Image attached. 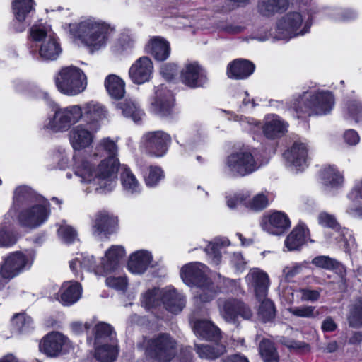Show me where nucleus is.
Wrapping results in <instances>:
<instances>
[{
  "mask_svg": "<svg viewBox=\"0 0 362 362\" xmlns=\"http://www.w3.org/2000/svg\"><path fill=\"white\" fill-rule=\"evenodd\" d=\"M110 29L107 24L87 19L69 25L70 33L86 45L99 49L105 45Z\"/></svg>",
  "mask_w": 362,
  "mask_h": 362,
  "instance_id": "obj_1",
  "label": "nucleus"
},
{
  "mask_svg": "<svg viewBox=\"0 0 362 362\" xmlns=\"http://www.w3.org/2000/svg\"><path fill=\"white\" fill-rule=\"evenodd\" d=\"M54 83L61 93L68 96H75L86 88L87 77L80 68L67 66L61 68L57 73Z\"/></svg>",
  "mask_w": 362,
  "mask_h": 362,
  "instance_id": "obj_2",
  "label": "nucleus"
},
{
  "mask_svg": "<svg viewBox=\"0 0 362 362\" xmlns=\"http://www.w3.org/2000/svg\"><path fill=\"white\" fill-rule=\"evenodd\" d=\"M334 104L333 95L329 92H319L308 96L304 94L293 103L296 112L322 115L329 112Z\"/></svg>",
  "mask_w": 362,
  "mask_h": 362,
  "instance_id": "obj_3",
  "label": "nucleus"
},
{
  "mask_svg": "<svg viewBox=\"0 0 362 362\" xmlns=\"http://www.w3.org/2000/svg\"><path fill=\"white\" fill-rule=\"evenodd\" d=\"M146 352L158 362H169L177 354V343L169 334H160L149 341Z\"/></svg>",
  "mask_w": 362,
  "mask_h": 362,
  "instance_id": "obj_4",
  "label": "nucleus"
},
{
  "mask_svg": "<svg viewBox=\"0 0 362 362\" xmlns=\"http://www.w3.org/2000/svg\"><path fill=\"white\" fill-rule=\"evenodd\" d=\"M30 36L34 41H42L39 50L42 59L54 60L61 53L60 45L52 31L34 25L30 29Z\"/></svg>",
  "mask_w": 362,
  "mask_h": 362,
  "instance_id": "obj_5",
  "label": "nucleus"
},
{
  "mask_svg": "<svg viewBox=\"0 0 362 362\" xmlns=\"http://www.w3.org/2000/svg\"><path fill=\"white\" fill-rule=\"evenodd\" d=\"M218 305L223 318L231 323H235L238 316L249 320L252 316L251 309L243 301L236 298H219Z\"/></svg>",
  "mask_w": 362,
  "mask_h": 362,
  "instance_id": "obj_6",
  "label": "nucleus"
},
{
  "mask_svg": "<svg viewBox=\"0 0 362 362\" xmlns=\"http://www.w3.org/2000/svg\"><path fill=\"white\" fill-rule=\"evenodd\" d=\"M226 166L233 176L243 177L257 169V163L250 152L230 154L226 160Z\"/></svg>",
  "mask_w": 362,
  "mask_h": 362,
  "instance_id": "obj_7",
  "label": "nucleus"
},
{
  "mask_svg": "<svg viewBox=\"0 0 362 362\" xmlns=\"http://www.w3.org/2000/svg\"><path fill=\"white\" fill-rule=\"evenodd\" d=\"M69 341L59 332L45 335L40 343V349L49 357H57L67 352Z\"/></svg>",
  "mask_w": 362,
  "mask_h": 362,
  "instance_id": "obj_8",
  "label": "nucleus"
},
{
  "mask_svg": "<svg viewBox=\"0 0 362 362\" xmlns=\"http://www.w3.org/2000/svg\"><path fill=\"white\" fill-rule=\"evenodd\" d=\"M303 18L298 12L288 13L276 23L275 37L279 40L288 39L299 34L298 30L301 26ZM301 33V32H300Z\"/></svg>",
  "mask_w": 362,
  "mask_h": 362,
  "instance_id": "obj_9",
  "label": "nucleus"
},
{
  "mask_svg": "<svg viewBox=\"0 0 362 362\" xmlns=\"http://www.w3.org/2000/svg\"><path fill=\"white\" fill-rule=\"evenodd\" d=\"M49 211L41 204L21 211L18 216V221L22 227L35 228L40 226L47 218Z\"/></svg>",
  "mask_w": 362,
  "mask_h": 362,
  "instance_id": "obj_10",
  "label": "nucleus"
},
{
  "mask_svg": "<svg viewBox=\"0 0 362 362\" xmlns=\"http://www.w3.org/2000/svg\"><path fill=\"white\" fill-rule=\"evenodd\" d=\"M144 139L147 151L156 157H161L166 153L171 140L170 136L163 131L148 132L145 134Z\"/></svg>",
  "mask_w": 362,
  "mask_h": 362,
  "instance_id": "obj_11",
  "label": "nucleus"
},
{
  "mask_svg": "<svg viewBox=\"0 0 362 362\" xmlns=\"http://www.w3.org/2000/svg\"><path fill=\"white\" fill-rule=\"evenodd\" d=\"M291 226L288 217L284 213L275 211L264 216L261 222L264 230L276 235L283 234Z\"/></svg>",
  "mask_w": 362,
  "mask_h": 362,
  "instance_id": "obj_12",
  "label": "nucleus"
},
{
  "mask_svg": "<svg viewBox=\"0 0 362 362\" xmlns=\"http://www.w3.org/2000/svg\"><path fill=\"white\" fill-rule=\"evenodd\" d=\"M27 263L26 257L21 252L10 254L1 266L0 274L2 278L11 279L17 276Z\"/></svg>",
  "mask_w": 362,
  "mask_h": 362,
  "instance_id": "obj_13",
  "label": "nucleus"
},
{
  "mask_svg": "<svg viewBox=\"0 0 362 362\" xmlns=\"http://www.w3.org/2000/svg\"><path fill=\"white\" fill-rule=\"evenodd\" d=\"M153 69V63L148 57H140L130 67L129 77L135 83H144L149 80Z\"/></svg>",
  "mask_w": 362,
  "mask_h": 362,
  "instance_id": "obj_14",
  "label": "nucleus"
},
{
  "mask_svg": "<svg viewBox=\"0 0 362 362\" xmlns=\"http://www.w3.org/2000/svg\"><path fill=\"white\" fill-rule=\"evenodd\" d=\"M249 284L253 288L259 300L264 298L268 292L269 279L268 275L258 269H254L246 276Z\"/></svg>",
  "mask_w": 362,
  "mask_h": 362,
  "instance_id": "obj_15",
  "label": "nucleus"
},
{
  "mask_svg": "<svg viewBox=\"0 0 362 362\" xmlns=\"http://www.w3.org/2000/svg\"><path fill=\"white\" fill-rule=\"evenodd\" d=\"M206 267L200 263H191L184 266L181 269V276L187 284L197 286L203 285L210 279L206 277L204 269Z\"/></svg>",
  "mask_w": 362,
  "mask_h": 362,
  "instance_id": "obj_16",
  "label": "nucleus"
},
{
  "mask_svg": "<svg viewBox=\"0 0 362 362\" xmlns=\"http://www.w3.org/2000/svg\"><path fill=\"white\" fill-rule=\"evenodd\" d=\"M117 225L115 218L110 216L106 212H99L95 215L93 222V231L95 235L104 234L106 237L115 232Z\"/></svg>",
  "mask_w": 362,
  "mask_h": 362,
  "instance_id": "obj_17",
  "label": "nucleus"
},
{
  "mask_svg": "<svg viewBox=\"0 0 362 362\" xmlns=\"http://www.w3.org/2000/svg\"><path fill=\"white\" fill-rule=\"evenodd\" d=\"M161 301L168 311L175 314L182 311L185 305V299L175 289H162Z\"/></svg>",
  "mask_w": 362,
  "mask_h": 362,
  "instance_id": "obj_18",
  "label": "nucleus"
},
{
  "mask_svg": "<svg viewBox=\"0 0 362 362\" xmlns=\"http://www.w3.org/2000/svg\"><path fill=\"white\" fill-rule=\"evenodd\" d=\"M119 165L118 159L110 160L104 158L98 165V170L95 173V177L101 180L112 182L117 178Z\"/></svg>",
  "mask_w": 362,
  "mask_h": 362,
  "instance_id": "obj_19",
  "label": "nucleus"
},
{
  "mask_svg": "<svg viewBox=\"0 0 362 362\" xmlns=\"http://www.w3.org/2000/svg\"><path fill=\"white\" fill-rule=\"evenodd\" d=\"M193 329L197 335L208 340L217 341L221 338V330L210 321L197 320Z\"/></svg>",
  "mask_w": 362,
  "mask_h": 362,
  "instance_id": "obj_20",
  "label": "nucleus"
},
{
  "mask_svg": "<svg viewBox=\"0 0 362 362\" xmlns=\"http://www.w3.org/2000/svg\"><path fill=\"white\" fill-rule=\"evenodd\" d=\"M151 261V255L148 251H137L131 255L128 267L132 273L142 274L146 270Z\"/></svg>",
  "mask_w": 362,
  "mask_h": 362,
  "instance_id": "obj_21",
  "label": "nucleus"
},
{
  "mask_svg": "<svg viewBox=\"0 0 362 362\" xmlns=\"http://www.w3.org/2000/svg\"><path fill=\"white\" fill-rule=\"evenodd\" d=\"M173 106V98L171 92L168 90L156 91V99L153 103V110L156 113L161 115H168Z\"/></svg>",
  "mask_w": 362,
  "mask_h": 362,
  "instance_id": "obj_22",
  "label": "nucleus"
},
{
  "mask_svg": "<svg viewBox=\"0 0 362 362\" xmlns=\"http://www.w3.org/2000/svg\"><path fill=\"white\" fill-rule=\"evenodd\" d=\"M92 140L90 132L81 125L76 126L70 132V141L75 150L88 147Z\"/></svg>",
  "mask_w": 362,
  "mask_h": 362,
  "instance_id": "obj_23",
  "label": "nucleus"
},
{
  "mask_svg": "<svg viewBox=\"0 0 362 362\" xmlns=\"http://www.w3.org/2000/svg\"><path fill=\"white\" fill-rule=\"evenodd\" d=\"M254 64L248 60L237 59L228 66V74L230 78H244L254 71Z\"/></svg>",
  "mask_w": 362,
  "mask_h": 362,
  "instance_id": "obj_24",
  "label": "nucleus"
},
{
  "mask_svg": "<svg viewBox=\"0 0 362 362\" xmlns=\"http://www.w3.org/2000/svg\"><path fill=\"white\" fill-rule=\"evenodd\" d=\"M117 354L116 342L95 344V358L99 362H113Z\"/></svg>",
  "mask_w": 362,
  "mask_h": 362,
  "instance_id": "obj_25",
  "label": "nucleus"
},
{
  "mask_svg": "<svg viewBox=\"0 0 362 362\" xmlns=\"http://www.w3.org/2000/svg\"><path fill=\"white\" fill-rule=\"evenodd\" d=\"M146 49L148 52L159 61L165 60L170 54V46L168 42L161 38L155 37L152 39L146 45Z\"/></svg>",
  "mask_w": 362,
  "mask_h": 362,
  "instance_id": "obj_26",
  "label": "nucleus"
},
{
  "mask_svg": "<svg viewBox=\"0 0 362 362\" xmlns=\"http://www.w3.org/2000/svg\"><path fill=\"white\" fill-rule=\"evenodd\" d=\"M61 301L69 305L76 303L81 297V287L77 282L64 283L61 288Z\"/></svg>",
  "mask_w": 362,
  "mask_h": 362,
  "instance_id": "obj_27",
  "label": "nucleus"
},
{
  "mask_svg": "<svg viewBox=\"0 0 362 362\" xmlns=\"http://www.w3.org/2000/svg\"><path fill=\"white\" fill-rule=\"evenodd\" d=\"M306 237V230L301 226H296L287 236L285 245L290 251L298 250L305 243Z\"/></svg>",
  "mask_w": 362,
  "mask_h": 362,
  "instance_id": "obj_28",
  "label": "nucleus"
},
{
  "mask_svg": "<svg viewBox=\"0 0 362 362\" xmlns=\"http://www.w3.org/2000/svg\"><path fill=\"white\" fill-rule=\"evenodd\" d=\"M95 344L116 342L115 332L112 327L107 323L99 322L94 327Z\"/></svg>",
  "mask_w": 362,
  "mask_h": 362,
  "instance_id": "obj_29",
  "label": "nucleus"
},
{
  "mask_svg": "<svg viewBox=\"0 0 362 362\" xmlns=\"http://www.w3.org/2000/svg\"><path fill=\"white\" fill-rule=\"evenodd\" d=\"M64 113L63 108H57L53 117L49 118L48 122L45 124V128L54 132H66L69 129L71 126Z\"/></svg>",
  "mask_w": 362,
  "mask_h": 362,
  "instance_id": "obj_30",
  "label": "nucleus"
},
{
  "mask_svg": "<svg viewBox=\"0 0 362 362\" xmlns=\"http://www.w3.org/2000/svg\"><path fill=\"white\" fill-rule=\"evenodd\" d=\"M288 6V0H262L259 2L258 9L263 16H269L286 11Z\"/></svg>",
  "mask_w": 362,
  "mask_h": 362,
  "instance_id": "obj_31",
  "label": "nucleus"
},
{
  "mask_svg": "<svg viewBox=\"0 0 362 362\" xmlns=\"http://www.w3.org/2000/svg\"><path fill=\"white\" fill-rule=\"evenodd\" d=\"M308 151L303 143L295 142L290 151L284 153L285 157L293 165L301 166L306 162Z\"/></svg>",
  "mask_w": 362,
  "mask_h": 362,
  "instance_id": "obj_32",
  "label": "nucleus"
},
{
  "mask_svg": "<svg viewBox=\"0 0 362 362\" xmlns=\"http://www.w3.org/2000/svg\"><path fill=\"white\" fill-rule=\"evenodd\" d=\"M105 86L110 95L115 99L122 98L124 93V82L115 74H110L105 78Z\"/></svg>",
  "mask_w": 362,
  "mask_h": 362,
  "instance_id": "obj_33",
  "label": "nucleus"
},
{
  "mask_svg": "<svg viewBox=\"0 0 362 362\" xmlns=\"http://www.w3.org/2000/svg\"><path fill=\"white\" fill-rule=\"evenodd\" d=\"M82 110L83 116L89 122H98L105 118L106 115L104 107L93 101L86 103Z\"/></svg>",
  "mask_w": 362,
  "mask_h": 362,
  "instance_id": "obj_34",
  "label": "nucleus"
},
{
  "mask_svg": "<svg viewBox=\"0 0 362 362\" xmlns=\"http://www.w3.org/2000/svg\"><path fill=\"white\" fill-rule=\"evenodd\" d=\"M201 68L197 64H189L181 71L182 81L189 87L200 86Z\"/></svg>",
  "mask_w": 362,
  "mask_h": 362,
  "instance_id": "obj_35",
  "label": "nucleus"
},
{
  "mask_svg": "<svg viewBox=\"0 0 362 362\" xmlns=\"http://www.w3.org/2000/svg\"><path fill=\"white\" fill-rule=\"evenodd\" d=\"M195 350L200 358L209 360L216 359L226 351L223 345L218 344L215 345L195 344Z\"/></svg>",
  "mask_w": 362,
  "mask_h": 362,
  "instance_id": "obj_36",
  "label": "nucleus"
},
{
  "mask_svg": "<svg viewBox=\"0 0 362 362\" xmlns=\"http://www.w3.org/2000/svg\"><path fill=\"white\" fill-rule=\"evenodd\" d=\"M117 146L116 144L108 138L103 139L100 141L96 147L93 157H105L106 159L113 160L117 158Z\"/></svg>",
  "mask_w": 362,
  "mask_h": 362,
  "instance_id": "obj_37",
  "label": "nucleus"
},
{
  "mask_svg": "<svg viewBox=\"0 0 362 362\" xmlns=\"http://www.w3.org/2000/svg\"><path fill=\"white\" fill-rule=\"evenodd\" d=\"M259 349L264 362H279V356L272 341L266 339L262 340Z\"/></svg>",
  "mask_w": 362,
  "mask_h": 362,
  "instance_id": "obj_38",
  "label": "nucleus"
},
{
  "mask_svg": "<svg viewBox=\"0 0 362 362\" xmlns=\"http://www.w3.org/2000/svg\"><path fill=\"white\" fill-rule=\"evenodd\" d=\"M286 132V126L279 119H272L265 123L263 132L269 139L281 136Z\"/></svg>",
  "mask_w": 362,
  "mask_h": 362,
  "instance_id": "obj_39",
  "label": "nucleus"
},
{
  "mask_svg": "<svg viewBox=\"0 0 362 362\" xmlns=\"http://www.w3.org/2000/svg\"><path fill=\"white\" fill-rule=\"evenodd\" d=\"M124 255V250L122 246H112L106 252L107 262L104 264L105 269L107 271L114 270Z\"/></svg>",
  "mask_w": 362,
  "mask_h": 362,
  "instance_id": "obj_40",
  "label": "nucleus"
},
{
  "mask_svg": "<svg viewBox=\"0 0 362 362\" xmlns=\"http://www.w3.org/2000/svg\"><path fill=\"white\" fill-rule=\"evenodd\" d=\"M117 106L122 110L124 116L132 117L134 122H138L141 119L143 113L132 100H125L117 103Z\"/></svg>",
  "mask_w": 362,
  "mask_h": 362,
  "instance_id": "obj_41",
  "label": "nucleus"
},
{
  "mask_svg": "<svg viewBox=\"0 0 362 362\" xmlns=\"http://www.w3.org/2000/svg\"><path fill=\"white\" fill-rule=\"evenodd\" d=\"M261 304L258 310V316L259 319L264 322L272 321L276 315V310L272 300L268 298H262Z\"/></svg>",
  "mask_w": 362,
  "mask_h": 362,
  "instance_id": "obj_42",
  "label": "nucleus"
},
{
  "mask_svg": "<svg viewBox=\"0 0 362 362\" xmlns=\"http://www.w3.org/2000/svg\"><path fill=\"white\" fill-rule=\"evenodd\" d=\"M199 291L195 296L201 302L207 303L214 298L217 293L216 286L211 280L197 286Z\"/></svg>",
  "mask_w": 362,
  "mask_h": 362,
  "instance_id": "obj_43",
  "label": "nucleus"
},
{
  "mask_svg": "<svg viewBox=\"0 0 362 362\" xmlns=\"http://www.w3.org/2000/svg\"><path fill=\"white\" fill-rule=\"evenodd\" d=\"M75 174L81 178L82 182H90L94 178L93 166L86 159H81L76 163Z\"/></svg>",
  "mask_w": 362,
  "mask_h": 362,
  "instance_id": "obj_44",
  "label": "nucleus"
},
{
  "mask_svg": "<svg viewBox=\"0 0 362 362\" xmlns=\"http://www.w3.org/2000/svg\"><path fill=\"white\" fill-rule=\"evenodd\" d=\"M41 197L28 187H19L15 191L14 200L19 203L40 202Z\"/></svg>",
  "mask_w": 362,
  "mask_h": 362,
  "instance_id": "obj_45",
  "label": "nucleus"
},
{
  "mask_svg": "<svg viewBox=\"0 0 362 362\" xmlns=\"http://www.w3.org/2000/svg\"><path fill=\"white\" fill-rule=\"evenodd\" d=\"M348 322L349 326L354 328H358L362 326V300H357L351 305L348 315Z\"/></svg>",
  "mask_w": 362,
  "mask_h": 362,
  "instance_id": "obj_46",
  "label": "nucleus"
},
{
  "mask_svg": "<svg viewBox=\"0 0 362 362\" xmlns=\"http://www.w3.org/2000/svg\"><path fill=\"white\" fill-rule=\"evenodd\" d=\"M162 289L154 288L148 291L143 297L142 303L148 309L156 308L162 304L161 301Z\"/></svg>",
  "mask_w": 362,
  "mask_h": 362,
  "instance_id": "obj_47",
  "label": "nucleus"
},
{
  "mask_svg": "<svg viewBox=\"0 0 362 362\" xmlns=\"http://www.w3.org/2000/svg\"><path fill=\"white\" fill-rule=\"evenodd\" d=\"M13 9L17 20L23 21L32 9V0H15L13 3Z\"/></svg>",
  "mask_w": 362,
  "mask_h": 362,
  "instance_id": "obj_48",
  "label": "nucleus"
},
{
  "mask_svg": "<svg viewBox=\"0 0 362 362\" xmlns=\"http://www.w3.org/2000/svg\"><path fill=\"white\" fill-rule=\"evenodd\" d=\"M322 179L325 185L336 186L343 181V177L332 167L325 168L322 173Z\"/></svg>",
  "mask_w": 362,
  "mask_h": 362,
  "instance_id": "obj_49",
  "label": "nucleus"
},
{
  "mask_svg": "<svg viewBox=\"0 0 362 362\" xmlns=\"http://www.w3.org/2000/svg\"><path fill=\"white\" fill-rule=\"evenodd\" d=\"M288 311L294 316L305 318H315L320 314L315 307L309 305L290 308Z\"/></svg>",
  "mask_w": 362,
  "mask_h": 362,
  "instance_id": "obj_50",
  "label": "nucleus"
},
{
  "mask_svg": "<svg viewBox=\"0 0 362 362\" xmlns=\"http://www.w3.org/2000/svg\"><path fill=\"white\" fill-rule=\"evenodd\" d=\"M311 263L317 267L327 270L337 269L340 267V263L328 256H317L313 259Z\"/></svg>",
  "mask_w": 362,
  "mask_h": 362,
  "instance_id": "obj_51",
  "label": "nucleus"
},
{
  "mask_svg": "<svg viewBox=\"0 0 362 362\" xmlns=\"http://www.w3.org/2000/svg\"><path fill=\"white\" fill-rule=\"evenodd\" d=\"M67 121L71 126L77 123L83 117V110L79 105H71L63 108Z\"/></svg>",
  "mask_w": 362,
  "mask_h": 362,
  "instance_id": "obj_52",
  "label": "nucleus"
},
{
  "mask_svg": "<svg viewBox=\"0 0 362 362\" xmlns=\"http://www.w3.org/2000/svg\"><path fill=\"white\" fill-rule=\"evenodd\" d=\"M268 204L267 198L262 194H259L253 197V199L249 202L246 200L244 202V205L254 211H259L264 209Z\"/></svg>",
  "mask_w": 362,
  "mask_h": 362,
  "instance_id": "obj_53",
  "label": "nucleus"
},
{
  "mask_svg": "<svg viewBox=\"0 0 362 362\" xmlns=\"http://www.w3.org/2000/svg\"><path fill=\"white\" fill-rule=\"evenodd\" d=\"M58 233L60 238L66 243H71L74 241L77 237V232L70 226H61L58 229Z\"/></svg>",
  "mask_w": 362,
  "mask_h": 362,
  "instance_id": "obj_54",
  "label": "nucleus"
},
{
  "mask_svg": "<svg viewBox=\"0 0 362 362\" xmlns=\"http://www.w3.org/2000/svg\"><path fill=\"white\" fill-rule=\"evenodd\" d=\"M221 245V243L217 242L210 243L205 249L206 253L212 258L214 263L217 265L221 262V254L220 249Z\"/></svg>",
  "mask_w": 362,
  "mask_h": 362,
  "instance_id": "obj_55",
  "label": "nucleus"
},
{
  "mask_svg": "<svg viewBox=\"0 0 362 362\" xmlns=\"http://www.w3.org/2000/svg\"><path fill=\"white\" fill-rule=\"evenodd\" d=\"M31 322V318L25 313H17L12 319V324L18 332H21L24 327L28 326Z\"/></svg>",
  "mask_w": 362,
  "mask_h": 362,
  "instance_id": "obj_56",
  "label": "nucleus"
},
{
  "mask_svg": "<svg viewBox=\"0 0 362 362\" xmlns=\"http://www.w3.org/2000/svg\"><path fill=\"white\" fill-rule=\"evenodd\" d=\"M121 180L123 186L131 190H134L137 187V180L134 175L129 170H125L121 175Z\"/></svg>",
  "mask_w": 362,
  "mask_h": 362,
  "instance_id": "obj_57",
  "label": "nucleus"
},
{
  "mask_svg": "<svg viewBox=\"0 0 362 362\" xmlns=\"http://www.w3.org/2000/svg\"><path fill=\"white\" fill-rule=\"evenodd\" d=\"M163 177L162 170L158 167H150L148 175L146 178V184L153 186Z\"/></svg>",
  "mask_w": 362,
  "mask_h": 362,
  "instance_id": "obj_58",
  "label": "nucleus"
},
{
  "mask_svg": "<svg viewBox=\"0 0 362 362\" xmlns=\"http://www.w3.org/2000/svg\"><path fill=\"white\" fill-rule=\"evenodd\" d=\"M319 223L325 227L334 228L337 222L334 216L327 212H321L318 216Z\"/></svg>",
  "mask_w": 362,
  "mask_h": 362,
  "instance_id": "obj_59",
  "label": "nucleus"
},
{
  "mask_svg": "<svg viewBox=\"0 0 362 362\" xmlns=\"http://www.w3.org/2000/svg\"><path fill=\"white\" fill-rule=\"evenodd\" d=\"M348 111L349 115L357 122L362 117V106L356 101H351L348 105Z\"/></svg>",
  "mask_w": 362,
  "mask_h": 362,
  "instance_id": "obj_60",
  "label": "nucleus"
},
{
  "mask_svg": "<svg viewBox=\"0 0 362 362\" xmlns=\"http://www.w3.org/2000/svg\"><path fill=\"white\" fill-rule=\"evenodd\" d=\"M160 73L166 80L173 79L177 74V67L174 64H166L161 67Z\"/></svg>",
  "mask_w": 362,
  "mask_h": 362,
  "instance_id": "obj_61",
  "label": "nucleus"
},
{
  "mask_svg": "<svg viewBox=\"0 0 362 362\" xmlns=\"http://www.w3.org/2000/svg\"><path fill=\"white\" fill-rule=\"evenodd\" d=\"M106 283L110 287L118 290H124L127 284V279L123 277H108Z\"/></svg>",
  "mask_w": 362,
  "mask_h": 362,
  "instance_id": "obj_62",
  "label": "nucleus"
},
{
  "mask_svg": "<svg viewBox=\"0 0 362 362\" xmlns=\"http://www.w3.org/2000/svg\"><path fill=\"white\" fill-rule=\"evenodd\" d=\"M16 242V238L14 235L8 233L4 229H0V245L1 246H10Z\"/></svg>",
  "mask_w": 362,
  "mask_h": 362,
  "instance_id": "obj_63",
  "label": "nucleus"
},
{
  "mask_svg": "<svg viewBox=\"0 0 362 362\" xmlns=\"http://www.w3.org/2000/svg\"><path fill=\"white\" fill-rule=\"evenodd\" d=\"M301 300L303 301H316L320 298V292L316 290L301 289Z\"/></svg>",
  "mask_w": 362,
  "mask_h": 362,
  "instance_id": "obj_64",
  "label": "nucleus"
}]
</instances>
